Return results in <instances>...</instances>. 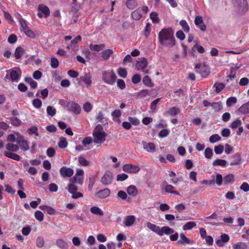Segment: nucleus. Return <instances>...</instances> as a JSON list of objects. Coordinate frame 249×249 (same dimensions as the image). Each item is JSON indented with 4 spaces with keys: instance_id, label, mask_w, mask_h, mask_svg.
Returning a JSON list of instances; mask_svg holds the SVG:
<instances>
[{
    "instance_id": "bb28decb",
    "label": "nucleus",
    "mask_w": 249,
    "mask_h": 249,
    "mask_svg": "<svg viewBox=\"0 0 249 249\" xmlns=\"http://www.w3.org/2000/svg\"><path fill=\"white\" fill-rule=\"evenodd\" d=\"M4 155L6 157L17 161H19L20 160V157L19 155L13 153L5 151L4 152Z\"/></svg>"
},
{
    "instance_id": "09e8293b",
    "label": "nucleus",
    "mask_w": 249,
    "mask_h": 249,
    "mask_svg": "<svg viewBox=\"0 0 249 249\" xmlns=\"http://www.w3.org/2000/svg\"><path fill=\"white\" fill-rule=\"evenodd\" d=\"M118 74L122 78H125L127 76V71L125 69L119 68L117 71Z\"/></svg>"
},
{
    "instance_id": "de8ad7c7",
    "label": "nucleus",
    "mask_w": 249,
    "mask_h": 249,
    "mask_svg": "<svg viewBox=\"0 0 249 249\" xmlns=\"http://www.w3.org/2000/svg\"><path fill=\"white\" fill-rule=\"evenodd\" d=\"M68 142L65 138L62 137L58 143V145L60 148H65L67 146Z\"/></svg>"
},
{
    "instance_id": "c756f323",
    "label": "nucleus",
    "mask_w": 249,
    "mask_h": 249,
    "mask_svg": "<svg viewBox=\"0 0 249 249\" xmlns=\"http://www.w3.org/2000/svg\"><path fill=\"white\" fill-rule=\"evenodd\" d=\"M232 247L233 249H247L248 245L246 243L240 242L233 244Z\"/></svg>"
},
{
    "instance_id": "a211bd4d",
    "label": "nucleus",
    "mask_w": 249,
    "mask_h": 249,
    "mask_svg": "<svg viewBox=\"0 0 249 249\" xmlns=\"http://www.w3.org/2000/svg\"><path fill=\"white\" fill-rule=\"evenodd\" d=\"M180 239L178 241V244L179 245L192 244L191 240L187 238L185 235L181 233L180 234Z\"/></svg>"
},
{
    "instance_id": "6e6552de",
    "label": "nucleus",
    "mask_w": 249,
    "mask_h": 249,
    "mask_svg": "<svg viewBox=\"0 0 249 249\" xmlns=\"http://www.w3.org/2000/svg\"><path fill=\"white\" fill-rule=\"evenodd\" d=\"M78 80L80 84L81 82H83L87 88L90 87L92 84L91 76L89 72L85 73L83 75L80 76Z\"/></svg>"
},
{
    "instance_id": "13d9d810",
    "label": "nucleus",
    "mask_w": 249,
    "mask_h": 249,
    "mask_svg": "<svg viewBox=\"0 0 249 249\" xmlns=\"http://www.w3.org/2000/svg\"><path fill=\"white\" fill-rule=\"evenodd\" d=\"M47 114L53 117L56 114V109L52 106H48L47 107Z\"/></svg>"
},
{
    "instance_id": "39448f33",
    "label": "nucleus",
    "mask_w": 249,
    "mask_h": 249,
    "mask_svg": "<svg viewBox=\"0 0 249 249\" xmlns=\"http://www.w3.org/2000/svg\"><path fill=\"white\" fill-rule=\"evenodd\" d=\"M195 69L196 72L204 78L207 77L210 74L209 68L205 65L197 64L195 66Z\"/></svg>"
},
{
    "instance_id": "79ce46f5",
    "label": "nucleus",
    "mask_w": 249,
    "mask_h": 249,
    "mask_svg": "<svg viewBox=\"0 0 249 249\" xmlns=\"http://www.w3.org/2000/svg\"><path fill=\"white\" fill-rule=\"evenodd\" d=\"M150 18L153 23H158L160 22L158 14L156 12H151L150 14Z\"/></svg>"
},
{
    "instance_id": "20e7f679",
    "label": "nucleus",
    "mask_w": 249,
    "mask_h": 249,
    "mask_svg": "<svg viewBox=\"0 0 249 249\" xmlns=\"http://www.w3.org/2000/svg\"><path fill=\"white\" fill-rule=\"evenodd\" d=\"M235 7L238 13H245L248 10V4L247 0H235Z\"/></svg>"
},
{
    "instance_id": "680f3d73",
    "label": "nucleus",
    "mask_w": 249,
    "mask_h": 249,
    "mask_svg": "<svg viewBox=\"0 0 249 249\" xmlns=\"http://www.w3.org/2000/svg\"><path fill=\"white\" fill-rule=\"evenodd\" d=\"M59 65V61L55 57H52L51 59V66L53 69L58 67Z\"/></svg>"
},
{
    "instance_id": "4d7b16f0",
    "label": "nucleus",
    "mask_w": 249,
    "mask_h": 249,
    "mask_svg": "<svg viewBox=\"0 0 249 249\" xmlns=\"http://www.w3.org/2000/svg\"><path fill=\"white\" fill-rule=\"evenodd\" d=\"M32 104L33 106L36 108H39L42 106V102L39 99H35L33 100Z\"/></svg>"
},
{
    "instance_id": "5fc2aeb1",
    "label": "nucleus",
    "mask_w": 249,
    "mask_h": 249,
    "mask_svg": "<svg viewBox=\"0 0 249 249\" xmlns=\"http://www.w3.org/2000/svg\"><path fill=\"white\" fill-rule=\"evenodd\" d=\"M78 161L79 163L84 166H87L89 165V162L85 158L80 156L78 158Z\"/></svg>"
},
{
    "instance_id": "cd10ccee",
    "label": "nucleus",
    "mask_w": 249,
    "mask_h": 249,
    "mask_svg": "<svg viewBox=\"0 0 249 249\" xmlns=\"http://www.w3.org/2000/svg\"><path fill=\"white\" fill-rule=\"evenodd\" d=\"M25 50L21 47H18L16 49L15 52V56L16 59H19L24 54Z\"/></svg>"
},
{
    "instance_id": "e433bc0d",
    "label": "nucleus",
    "mask_w": 249,
    "mask_h": 249,
    "mask_svg": "<svg viewBox=\"0 0 249 249\" xmlns=\"http://www.w3.org/2000/svg\"><path fill=\"white\" fill-rule=\"evenodd\" d=\"M226 164L227 161L226 160L217 159L213 162L212 165L213 166H216L218 165L225 166L226 165Z\"/></svg>"
},
{
    "instance_id": "4c0bfd02",
    "label": "nucleus",
    "mask_w": 249,
    "mask_h": 249,
    "mask_svg": "<svg viewBox=\"0 0 249 249\" xmlns=\"http://www.w3.org/2000/svg\"><path fill=\"white\" fill-rule=\"evenodd\" d=\"M196 226V223L195 222L190 221L185 224L183 225L182 229L184 231L190 230Z\"/></svg>"
},
{
    "instance_id": "0e129e2a",
    "label": "nucleus",
    "mask_w": 249,
    "mask_h": 249,
    "mask_svg": "<svg viewBox=\"0 0 249 249\" xmlns=\"http://www.w3.org/2000/svg\"><path fill=\"white\" fill-rule=\"evenodd\" d=\"M35 216L37 220L42 221L43 220L44 214L41 211H37L35 213Z\"/></svg>"
},
{
    "instance_id": "0eeeda50",
    "label": "nucleus",
    "mask_w": 249,
    "mask_h": 249,
    "mask_svg": "<svg viewBox=\"0 0 249 249\" xmlns=\"http://www.w3.org/2000/svg\"><path fill=\"white\" fill-rule=\"evenodd\" d=\"M93 142L99 144L97 145V147H99L101 145V143L105 141L106 137V133L105 132H103L102 133H93Z\"/></svg>"
},
{
    "instance_id": "58836bf2",
    "label": "nucleus",
    "mask_w": 249,
    "mask_h": 249,
    "mask_svg": "<svg viewBox=\"0 0 249 249\" xmlns=\"http://www.w3.org/2000/svg\"><path fill=\"white\" fill-rule=\"evenodd\" d=\"M6 148L10 151L17 152L19 149V146L13 143H8L6 145Z\"/></svg>"
},
{
    "instance_id": "f704fd0d",
    "label": "nucleus",
    "mask_w": 249,
    "mask_h": 249,
    "mask_svg": "<svg viewBox=\"0 0 249 249\" xmlns=\"http://www.w3.org/2000/svg\"><path fill=\"white\" fill-rule=\"evenodd\" d=\"M180 112V110L179 108L177 107H172L167 111V113L171 116H174L179 114Z\"/></svg>"
},
{
    "instance_id": "2f4dec72",
    "label": "nucleus",
    "mask_w": 249,
    "mask_h": 249,
    "mask_svg": "<svg viewBox=\"0 0 249 249\" xmlns=\"http://www.w3.org/2000/svg\"><path fill=\"white\" fill-rule=\"evenodd\" d=\"M56 245L61 249H67L68 244L63 239H58L56 241Z\"/></svg>"
},
{
    "instance_id": "c9c22d12",
    "label": "nucleus",
    "mask_w": 249,
    "mask_h": 249,
    "mask_svg": "<svg viewBox=\"0 0 249 249\" xmlns=\"http://www.w3.org/2000/svg\"><path fill=\"white\" fill-rule=\"evenodd\" d=\"M213 87L215 88V91L216 93L221 92L225 87L224 84L222 83L216 82L213 85Z\"/></svg>"
},
{
    "instance_id": "393cba45",
    "label": "nucleus",
    "mask_w": 249,
    "mask_h": 249,
    "mask_svg": "<svg viewBox=\"0 0 249 249\" xmlns=\"http://www.w3.org/2000/svg\"><path fill=\"white\" fill-rule=\"evenodd\" d=\"M223 180L225 184L232 183L234 181V176L233 174H229L224 177Z\"/></svg>"
},
{
    "instance_id": "ea45409f",
    "label": "nucleus",
    "mask_w": 249,
    "mask_h": 249,
    "mask_svg": "<svg viewBox=\"0 0 249 249\" xmlns=\"http://www.w3.org/2000/svg\"><path fill=\"white\" fill-rule=\"evenodd\" d=\"M126 5L129 9H134L137 6V2L135 0H127L126 1Z\"/></svg>"
},
{
    "instance_id": "f257e3e1",
    "label": "nucleus",
    "mask_w": 249,
    "mask_h": 249,
    "mask_svg": "<svg viewBox=\"0 0 249 249\" xmlns=\"http://www.w3.org/2000/svg\"><path fill=\"white\" fill-rule=\"evenodd\" d=\"M160 44L164 47L171 48L175 45L174 32L171 28H163L158 34Z\"/></svg>"
},
{
    "instance_id": "6ab92c4d",
    "label": "nucleus",
    "mask_w": 249,
    "mask_h": 249,
    "mask_svg": "<svg viewBox=\"0 0 249 249\" xmlns=\"http://www.w3.org/2000/svg\"><path fill=\"white\" fill-rule=\"evenodd\" d=\"M18 71L14 70H12L10 72V78L12 81L18 82L20 78L21 75V71L19 69H18Z\"/></svg>"
},
{
    "instance_id": "3c124183",
    "label": "nucleus",
    "mask_w": 249,
    "mask_h": 249,
    "mask_svg": "<svg viewBox=\"0 0 249 249\" xmlns=\"http://www.w3.org/2000/svg\"><path fill=\"white\" fill-rule=\"evenodd\" d=\"M221 140L220 136L217 134L212 135L209 138V141L211 143H215Z\"/></svg>"
},
{
    "instance_id": "9d476101",
    "label": "nucleus",
    "mask_w": 249,
    "mask_h": 249,
    "mask_svg": "<svg viewBox=\"0 0 249 249\" xmlns=\"http://www.w3.org/2000/svg\"><path fill=\"white\" fill-rule=\"evenodd\" d=\"M123 170L126 173L135 174L140 171V168L138 166H135L131 164H126L123 166Z\"/></svg>"
},
{
    "instance_id": "bf43d9fd",
    "label": "nucleus",
    "mask_w": 249,
    "mask_h": 249,
    "mask_svg": "<svg viewBox=\"0 0 249 249\" xmlns=\"http://www.w3.org/2000/svg\"><path fill=\"white\" fill-rule=\"evenodd\" d=\"M19 21L20 26L21 27V31L24 32L25 30H26V29L29 28V27H28V26L26 24V22L25 20H24L23 18H20Z\"/></svg>"
},
{
    "instance_id": "7ed1b4c3",
    "label": "nucleus",
    "mask_w": 249,
    "mask_h": 249,
    "mask_svg": "<svg viewBox=\"0 0 249 249\" xmlns=\"http://www.w3.org/2000/svg\"><path fill=\"white\" fill-rule=\"evenodd\" d=\"M117 76L113 71H105L103 72V80L107 84L113 85L116 81Z\"/></svg>"
},
{
    "instance_id": "37998d69",
    "label": "nucleus",
    "mask_w": 249,
    "mask_h": 249,
    "mask_svg": "<svg viewBox=\"0 0 249 249\" xmlns=\"http://www.w3.org/2000/svg\"><path fill=\"white\" fill-rule=\"evenodd\" d=\"M9 119L11 124L15 126H19L21 123V121L17 117H11Z\"/></svg>"
},
{
    "instance_id": "7c9ffc66",
    "label": "nucleus",
    "mask_w": 249,
    "mask_h": 249,
    "mask_svg": "<svg viewBox=\"0 0 249 249\" xmlns=\"http://www.w3.org/2000/svg\"><path fill=\"white\" fill-rule=\"evenodd\" d=\"M211 106L215 112H219L223 108L222 104L221 102L212 103Z\"/></svg>"
},
{
    "instance_id": "4468645a",
    "label": "nucleus",
    "mask_w": 249,
    "mask_h": 249,
    "mask_svg": "<svg viewBox=\"0 0 249 249\" xmlns=\"http://www.w3.org/2000/svg\"><path fill=\"white\" fill-rule=\"evenodd\" d=\"M195 23L202 31L206 30V26L203 22L202 17L197 16L195 18Z\"/></svg>"
},
{
    "instance_id": "a878e982",
    "label": "nucleus",
    "mask_w": 249,
    "mask_h": 249,
    "mask_svg": "<svg viewBox=\"0 0 249 249\" xmlns=\"http://www.w3.org/2000/svg\"><path fill=\"white\" fill-rule=\"evenodd\" d=\"M174 187L170 184L166 185L164 187L165 192L166 193L179 195V193L178 191L174 190Z\"/></svg>"
},
{
    "instance_id": "864d4df0",
    "label": "nucleus",
    "mask_w": 249,
    "mask_h": 249,
    "mask_svg": "<svg viewBox=\"0 0 249 249\" xmlns=\"http://www.w3.org/2000/svg\"><path fill=\"white\" fill-rule=\"evenodd\" d=\"M84 178L82 177L77 178L76 176L73 177L71 179V181L73 183H77L79 184L82 185L83 183Z\"/></svg>"
},
{
    "instance_id": "72a5a7b5",
    "label": "nucleus",
    "mask_w": 249,
    "mask_h": 249,
    "mask_svg": "<svg viewBox=\"0 0 249 249\" xmlns=\"http://www.w3.org/2000/svg\"><path fill=\"white\" fill-rule=\"evenodd\" d=\"M131 17L134 20H139L142 17L140 10L139 9H137L134 11L131 14Z\"/></svg>"
},
{
    "instance_id": "aec40b11",
    "label": "nucleus",
    "mask_w": 249,
    "mask_h": 249,
    "mask_svg": "<svg viewBox=\"0 0 249 249\" xmlns=\"http://www.w3.org/2000/svg\"><path fill=\"white\" fill-rule=\"evenodd\" d=\"M136 220V217L134 215H128L125 217L124 224L126 227L132 226Z\"/></svg>"
},
{
    "instance_id": "473e14b6",
    "label": "nucleus",
    "mask_w": 249,
    "mask_h": 249,
    "mask_svg": "<svg viewBox=\"0 0 249 249\" xmlns=\"http://www.w3.org/2000/svg\"><path fill=\"white\" fill-rule=\"evenodd\" d=\"M90 211L91 213L94 214H97L100 216H102L104 214V213L102 210L100 208L96 206L92 207L90 209Z\"/></svg>"
},
{
    "instance_id": "423d86ee",
    "label": "nucleus",
    "mask_w": 249,
    "mask_h": 249,
    "mask_svg": "<svg viewBox=\"0 0 249 249\" xmlns=\"http://www.w3.org/2000/svg\"><path fill=\"white\" fill-rule=\"evenodd\" d=\"M113 175L110 171H107L101 179V182L104 185H109L113 181Z\"/></svg>"
},
{
    "instance_id": "f8f14e48",
    "label": "nucleus",
    "mask_w": 249,
    "mask_h": 249,
    "mask_svg": "<svg viewBox=\"0 0 249 249\" xmlns=\"http://www.w3.org/2000/svg\"><path fill=\"white\" fill-rule=\"evenodd\" d=\"M74 171L73 169L70 167L66 166L62 167L59 170L60 176L63 178H69L72 176Z\"/></svg>"
},
{
    "instance_id": "49530a36",
    "label": "nucleus",
    "mask_w": 249,
    "mask_h": 249,
    "mask_svg": "<svg viewBox=\"0 0 249 249\" xmlns=\"http://www.w3.org/2000/svg\"><path fill=\"white\" fill-rule=\"evenodd\" d=\"M27 132L29 135L35 134L36 136H38L39 134L38 133V129L36 126H32L27 130Z\"/></svg>"
},
{
    "instance_id": "774afa93",
    "label": "nucleus",
    "mask_w": 249,
    "mask_h": 249,
    "mask_svg": "<svg viewBox=\"0 0 249 249\" xmlns=\"http://www.w3.org/2000/svg\"><path fill=\"white\" fill-rule=\"evenodd\" d=\"M241 120L239 119H237L235 121L232 122L230 126L232 129H235L239 126L241 124Z\"/></svg>"
},
{
    "instance_id": "052dcab7",
    "label": "nucleus",
    "mask_w": 249,
    "mask_h": 249,
    "mask_svg": "<svg viewBox=\"0 0 249 249\" xmlns=\"http://www.w3.org/2000/svg\"><path fill=\"white\" fill-rule=\"evenodd\" d=\"M224 150V146L221 144H219L217 146H215L214 148V152L216 154H221L223 153Z\"/></svg>"
},
{
    "instance_id": "338daca9",
    "label": "nucleus",
    "mask_w": 249,
    "mask_h": 249,
    "mask_svg": "<svg viewBox=\"0 0 249 249\" xmlns=\"http://www.w3.org/2000/svg\"><path fill=\"white\" fill-rule=\"evenodd\" d=\"M128 120L131 124L134 125H138L140 123V121L136 117H129Z\"/></svg>"
},
{
    "instance_id": "603ef678",
    "label": "nucleus",
    "mask_w": 249,
    "mask_h": 249,
    "mask_svg": "<svg viewBox=\"0 0 249 249\" xmlns=\"http://www.w3.org/2000/svg\"><path fill=\"white\" fill-rule=\"evenodd\" d=\"M213 155V150L211 148L207 147L204 151V155L206 158L210 159Z\"/></svg>"
},
{
    "instance_id": "ddd939ff",
    "label": "nucleus",
    "mask_w": 249,
    "mask_h": 249,
    "mask_svg": "<svg viewBox=\"0 0 249 249\" xmlns=\"http://www.w3.org/2000/svg\"><path fill=\"white\" fill-rule=\"evenodd\" d=\"M110 194V191L108 188H105L97 192L95 196L100 199H104L108 197Z\"/></svg>"
},
{
    "instance_id": "2eb2a0df",
    "label": "nucleus",
    "mask_w": 249,
    "mask_h": 249,
    "mask_svg": "<svg viewBox=\"0 0 249 249\" xmlns=\"http://www.w3.org/2000/svg\"><path fill=\"white\" fill-rule=\"evenodd\" d=\"M142 145L143 148L148 152L153 153L155 151L156 146L154 143L149 142L147 143L145 141H142Z\"/></svg>"
},
{
    "instance_id": "f3484780",
    "label": "nucleus",
    "mask_w": 249,
    "mask_h": 249,
    "mask_svg": "<svg viewBox=\"0 0 249 249\" xmlns=\"http://www.w3.org/2000/svg\"><path fill=\"white\" fill-rule=\"evenodd\" d=\"M38 11L44 14L45 18L48 17L50 15L49 8L45 5L39 4L38 6Z\"/></svg>"
},
{
    "instance_id": "69168bd1",
    "label": "nucleus",
    "mask_w": 249,
    "mask_h": 249,
    "mask_svg": "<svg viewBox=\"0 0 249 249\" xmlns=\"http://www.w3.org/2000/svg\"><path fill=\"white\" fill-rule=\"evenodd\" d=\"M19 147L23 150V151H27L29 149V144L28 142L26 141H24L20 144H19Z\"/></svg>"
},
{
    "instance_id": "412c9836",
    "label": "nucleus",
    "mask_w": 249,
    "mask_h": 249,
    "mask_svg": "<svg viewBox=\"0 0 249 249\" xmlns=\"http://www.w3.org/2000/svg\"><path fill=\"white\" fill-rule=\"evenodd\" d=\"M39 208L42 211H46V212L50 215H53L55 213V210L51 206L45 205H41L39 206Z\"/></svg>"
},
{
    "instance_id": "9b49d317",
    "label": "nucleus",
    "mask_w": 249,
    "mask_h": 249,
    "mask_svg": "<svg viewBox=\"0 0 249 249\" xmlns=\"http://www.w3.org/2000/svg\"><path fill=\"white\" fill-rule=\"evenodd\" d=\"M139 59V60H138L136 63V68L138 70H142L145 73H148V70H144L147 65V60L144 57L140 58Z\"/></svg>"
},
{
    "instance_id": "1a4fd4ad",
    "label": "nucleus",
    "mask_w": 249,
    "mask_h": 249,
    "mask_svg": "<svg viewBox=\"0 0 249 249\" xmlns=\"http://www.w3.org/2000/svg\"><path fill=\"white\" fill-rule=\"evenodd\" d=\"M67 107L69 111L73 112L76 114H79L81 112L80 106L73 101L68 102Z\"/></svg>"
},
{
    "instance_id": "b1692460",
    "label": "nucleus",
    "mask_w": 249,
    "mask_h": 249,
    "mask_svg": "<svg viewBox=\"0 0 249 249\" xmlns=\"http://www.w3.org/2000/svg\"><path fill=\"white\" fill-rule=\"evenodd\" d=\"M89 47L91 51L100 52L105 47V45L104 44H101L99 45L90 44Z\"/></svg>"
},
{
    "instance_id": "f03ea898",
    "label": "nucleus",
    "mask_w": 249,
    "mask_h": 249,
    "mask_svg": "<svg viewBox=\"0 0 249 249\" xmlns=\"http://www.w3.org/2000/svg\"><path fill=\"white\" fill-rule=\"evenodd\" d=\"M146 226L148 229L160 236L164 234L170 235L174 232V230L168 226H163L160 228L159 226L149 222L146 223Z\"/></svg>"
},
{
    "instance_id": "a18cd8bd",
    "label": "nucleus",
    "mask_w": 249,
    "mask_h": 249,
    "mask_svg": "<svg viewBox=\"0 0 249 249\" xmlns=\"http://www.w3.org/2000/svg\"><path fill=\"white\" fill-rule=\"evenodd\" d=\"M179 24L180 26H181L182 29L185 32L188 33L189 32L190 28L186 20H180L179 22Z\"/></svg>"
},
{
    "instance_id": "6e6d98bb",
    "label": "nucleus",
    "mask_w": 249,
    "mask_h": 249,
    "mask_svg": "<svg viewBox=\"0 0 249 249\" xmlns=\"http://www.w3.org/2000/svg\"><path fill=\"white\" fill-rule=\"evenodd\" d=\"M111 115L113 117V120L114 121H118V118L121 115V112L120 110L116 109L111 113Z\"/></svg>"
},
{
    "instance_id": "8fccbe9b",
    "label": "nucleus",
    "mask_w": 249,
    "mask_h": 249,
    "mask_svg": "<svg viewBox=\"0 0 249 249\" xmlns=\"http://www.w3.org/2000/svg\"><path fill=\"white\" fill-rule=\"evenodd\" d=\"M68 191L71 194L75 193L78 190V187L73 183H70L68 185Z\"/></svg>"
},
{
    "instance_id": "c03bdc74",
    "label": "nucleus",
    "mask_w": 249,
    "mask_h": 249,
    "mask_svg": "<svg viewBox=\"0 0 249 249\" xmlns=\"http://www.w3.org/2000/svg\"><path fill=\"white\" fill-rule=\"evenodd\" d=\"M234 160L231 163V166L239 164L241 160V158L240 155L236 154L233 156Z\"/></svg>"
},
{
    "instance_id": "a19ab883",
    "label": "nucleus",
    "mask_w": 249,
    "mask_h": 249,
    "mask_svg": "<svg viewBox=\"0 0 249 249\" xmlns=\"http://www.w3.org/2000/svg\"><path fill=\"white\" fill-rule=\"evenodd\" d=\"M142 82L145 86L149 87H153L154 86V84L151 82V79L147 75L144 76L142 79Z\"/></svg>"
},
{
    "instance_id": "e2e57ef3",
    "label": "nucleus",
    "mask_w": 249,
    "mask_h": 249,
    "mask_svg": "<svg viewBox=\"0 0 249 249\" xmlns=\"http://www.w3.org/2000/svg\"><path fill=\"white\" fill-rule=\"evenodd\" d=\"M237 102V99L234 97L229 98L226 101V104L228 107H231L232 104H235Z\"/></svg>"
},
{
    "instance_id": "c85d7f7f",
    "label": "nucleus",
    "mask_w": 249,
    "mask_h": 249,
    "mask_svg": "<svg viewBox=\"0 0 249 249\" xmlns=\"http://www.w3.org/2000/svg\"><path fill=\"white\" fill-rule=\"evenodd\" d=\"M127 192L129 195L135 196L138 194V190L134 185L129 186L127 189Z\"/></svg>"
},
{
    "instance_id": "5701e85b",
    "label": "nucleus",
    "mask_w": 249,
    "mask_h": 249,
    "mask_svg": "<svg viewBox=\"0 0 249 249\" xmlns=\"http://www.w3.org/2000/svg\"><path fill=\"white\" fill-rule=\"evenodd\" d=\"M113 53V51L112 50L108 49L102 52L101 56L103 59L107 60Z\"/></svg>"
},
{
    "instance_id": "dca6fc26",
    "label": "nucleus",
    "mask_w": 249,
    "mask_h": 249,
    "mask_svg": "<svg viewBox=\"0 0 249 249\" xmlns=\"http://www.w3.org/2000/svg\"><path fill=\"white\" fill-rule=\"evenodd\" d=\"M230 240L229 236L225 233L222 234L221 239L216 241V245L219 247H223L225 243L228 242Z\"/></svg>"
},
{
    "instance_id": "4be33fe9",
    "label": "nucleus",
    "mask_w": 249,
    "mask_h": 249,
    "mask_svg": "<svg viewBox=\"0 0 249 249\" xmlns=\"http://www.w3.org/2000/svg\"><path fill=\"white\" fill-rule=\"evenodd\" d=\"M238 112L243 114L249 113V101L242 105L238 110Z\"/></svg>"
}]
</instances>
